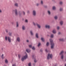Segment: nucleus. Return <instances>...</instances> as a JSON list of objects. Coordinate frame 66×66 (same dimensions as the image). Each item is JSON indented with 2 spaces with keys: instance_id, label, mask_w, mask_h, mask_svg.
Returning a JSON list of instances; mask_svg holds the SVG:
<instances>
[{
  "instance_id": "obj_1",
  "label": "nucleus",
  "mask_w": 66,
  "mask_h": 66,
  "mask_svg": "<svg viewBox=\"0 0 66 66\" xmlns=\"http://www.w3.org/2000/svg\"><path fill=\"white\" fill-rule=\"evenodd\" d=\"M50 42L51 43V48L53 49L54 47V44L53 43V40L52 39H50Z\"/></svg>"
},
{
  "instance_id": "obj_2",
  "label": "nucleus",
  "mask_w": 66,
  "mask_h": 66,
  "mask_svg": "<svg viewBox=\"0 0 66 66\" xmlns=\"http://www.w3.org/2000/svg\"><path fill=\"white\" fill-rule=\"evenodd\" d=\"M27 57H28V55L27 54H26L25 56H24L22 58V61L23 62V61H24V60H26Z\"/></svg>"
},
{
  "instance_id": "obj_3",
  "label": "nucleus",
  "mask_w": 66,
  "mask_h": 66,
  "mask_svg": "<svg viewBox=\"0 0 66 66\" xmlns=\"http://www.w3.org/2000/svg\"><path fill=\"white\" fill-rule=\"evenodd\" d=\"M52 54H48V56L47 57V60H49L50 58L52 59Z\"/></svg>"
},
{
  "instance_id": "obj_4",
  "label": "nucleus",
  "mask_w": 66,
  "mask_h": 66,
  "mask_svg": "<svg viewBox=\"0 0 66 66\" xmlns=\"http://www.w3.org/2000/svg\"><path fill=\"white\" fill-rule=\"evenodd\" d=\"M64 52V51H62L61 52L60 54V55H62L61 56V59H63V58H64V55H63V54Z\"/></svg>"
},
{
  "instance_id": "obj_5",
  "label": "nucleus",
  "mask_w": 66,
  "mask_h": 66,
  "mask_svg": "<svg viewBox=\"0 0 66 66\" xmlns=\"http://www.w3.org/2000/svg\"><path fill=\"white\" fill-rule=\"evenodd\" d=\"M8 39V40L9 42H11V38L9 37H5V39L6 40H7V39Z\"/></svg>"
},
{
  "instance_id": "obj_6",
  "label": "nucleus",
  "mask_w": 66,
  "mask_h": 66,
  "mask_svg": "<svg viewBox=\"0 0 66 66\" xmlns=\"http://www.w3.org/2000/svg\"><path fill=\"white\" fill-rule=\"evenodd\" d=\"M36 11L35 10H34L33 11V14L34 16H35L36 15Z\"/></svg>"
},
{
  "instance_id": "obj_7",
  "label": "nucleus",
  "mask_w": 66,
  "mask_h": 66,
  "mask_svg": "<svg viewBox=\"0 0 66 66\" xmlns=\"http://www.w3.org/2000/svg\"><path fill=\"white\" fill-rule=\"evenodd\" d=\"M36 24L38 28H40V25L38 23Z\"/></svg>"
},
{
  "instance_id": "obj_8",
  "label": "nucleus",
  "mask_w": 66,
  "mask_h": 66,
  "mask_svg": "<svg viewBox=\"0 0 66 66\" xmlns=\"http://www.w3.org/2000/svg\"><path fill=\"white\" fill-rule=\"evenodd\" d=\"M46 28H48V29H49L50 28V26L48 25H46Z\"/></svg>"
},
{
  "instance_id": "obj_9",
  "label": "nucleus",
  "mask_w": 66,
  "mask_h": 66,
  "mask_svg": "<svg viewBox=\"0 0 66 66\" xmlns=\"http://www.w3.org/2000/svg\"><path fill=\"white\" fill-rule=\"evenodd\" d=\"M15 13L16 15H18V13H17V10L16 9H15Z\"/></svg>"
},
{
  "instance_id": "obj_10",
  "label": "nucleus",
  "mask_w": 66,
  "mask_h": 66,
  "mask_svg": "<svg viewBox=\"0 0 66 66\" xmlns=\"http://www.w3.org/2000/svg\"><path fill=\"white\" fill-rule=\"evenodd\" d=\"M26 51L28 53H29L30 52V50H29V49H27L26 50Z\"/></svg>"
},
{
  "instance_id": "obj_11",
  "label": "nucleus",
  "mask_w": 66,
  "mask_h": 66,
  "mask_svg": "<svg viewBox=\"0 0 66 66\" xmlns=\"http://www.w3.org/2000/svg\"><path fill=\"white\" fill-rule=\"evenodd\" d=\"M53 33H54V34L55 33H56V30H53V31L52 32Z\"/></svg>"
},
{
  "instance_id": "obj_12",
  "label": "nucleus",
  "mask_w": 66,
  "mask_h": 66,
  "mask_svg": "<svg viewBox=\"0 0 66 66\" xmlns=\"http://www.w3.org/2000/svg\"><path fill=\"white\" fill-rule=\"evenodd\" d=\"M38 34L37 33L36 34V37L37 38H38Z\"/></svg>"
},
{
  "instance_id": "obj_13",
  "label": "nucleus",
  "mask_w": 66,
  "mask_h": 66,
  "mask_svg": "<svg viewBox=\"0 0 66 66\" xmlns=\"http://www.w3.org/2000/svg\"><path fill=\"white\" fill-rule=\"evenodd\" d=\"M41 40L42 42H44V41H45V39H44V38H41Z\"/></svg>"
},
{
  "instance_id": "obj_14",
  "label": "nucleus",
  "mask_w": 66,
  "mask_h": 66,
  "mask_svg": "<svg viewBox=\"0 0 66 66\" xmlns=\"http://www.w3.org/2000/svg\"><path fill=\"white\" fill-rule=\"evenodd\" d=\"M60 23L61 25H62L63 23V21H61L60 22Z\"/></svg>"
},
{
  "instance_id": "obj_15",
  "label": "nucleus",
  "mask_w": 66,
  "mask_h": 66,
  "mask_svg": "<svg viewBox=\"0 0 66 66\" xmlns=\"http://www.w3.org/2000/svg\"><path fill=\"white\" fill-rule=\"evenodd\" d=\"M17 40L18 42H19L20 41V38L19 37H18L17 38Z\"/></svg>"
},
{
  "instance_id": "obj_16",
  "label": "nucleus",
  "mask_w": 66,
  "mask_h": 66,
  "mask_svg": "<svg viewBox=\"0 0 66 66\" xmlns=\"http://www.w3.org/2000/svg\"><path fill=\"white\" fill-rule=\"evenodd\" d=\"M5 62L6 63H8V60L7 59H6L5 61Z\"/></svg>"
},
{
  "instance_id": "obj_17",
  "label": "nucleus",
  "mask_w": 66,
  "mask_h": 66,
  "mask_svg": "<svg viewBox=\"0 0 66 66\" xmlns=\"http://www.w3.org/2000/svg\"><path fill=\"white\" fill-rule=\"evenodd\" d=\"M25 29H26V27H25V26H23L22 29L23 30H25Z\"/></svg>"
},
{
  "instance_id": "obj_18",
  "label": "nucleus",
  "mask_w": 66,
  "mask_h": 66,
  "mask_svg": "<svg viewBox=\"0 0 66 66\" xmlns=\"http://www.w3.org/2000/svg\"><path fill=\"white\" fill-rule=\"evenodd\" d=\"M54 37V35H53V34H52L51 35V38H53V37Z\"/></svg>"
},
{
  "instance_id": "obj_19",
  "label": "nucleus",
  "mask_w": 66,
  "mask_h": 66,
  "mask_svg": "<svg viewBox=\"0 0 66 66\" xmlns=\"http://www.w3.org/2000/svg\"><path fill=\"white\" fill-rule=\"evenodd\" d=\"M28 66H31V63L30 62L28 63Z\"/></svg>"
},
{
  "instance_id": "obj_20",
  "label": "nucleus",
  "mask_w": 66,
  "mask_h": 66,
  "mask_svg": "<svg viewBox=\"0 0 66 66\" xmlns=\"http://www.w3.org/2000/svg\"><path fill=\"white\" fill-rule=\"evenodd\" d=\"M55 6H54L53 7V10H55Z\"/></svg>"
},
{
  "instance_id": "obj_21",
  "label": "nucleus",
  "mask_w": 66,
  "mask_h": 66,
  "mask_svg": "<svg viewBox=\"0 0 66 66\" xmlns=\"http://www.w3.org/2000/svg\"><path fill=\"white\" fill-rule=\"evenodd\" d=\"M15 5L16 6H18V4L17 3H16L15 4Z\"/></svg>"
},
{
  "instance_id": "obj_22",
  "label": "nucleus",
  "mask_w": 66,
  "mask_h": 66,
  "mask_svg": "<svg viewBox=\"0 0 66 66\" xmlns=\"http://www.w3.org/2000/svg\"><path fill=\"white\" fill-rule=\"evenodd\" d=\"M30 33L32 35H33V33L32 31H30Z\"/></svg>"
},
{
  "instance_id": "obj_23",
  "label": "nucleus",
  "mask_w": 66,
  "mask_h": 66,
  "mask_svg": "<svg viewBox=\"0 0 66 66\" xmlns=\"http://www.w3.org/2000/svg\"><path fill=\"white\" fill-rule=\"evenodd\" d=\"M34 61L35 63H36L37 62V61L36 60V59H34Z\"/></svg>"
},
{
  "instance_id": "obj_24",
  "label": "nucleus",
  "mask_w": 66,
  "mask_h": 66,
  "mask_svg": "<svg viewBox=\"0 0 66 66\" xmlns=\"http://www.w3.org/2000/svg\"><path fill=\"white\" fill-rule=\"evenodd\" d=\"M1 57L3 59H4V57H3V54L1 56Z\"/></svg>"
},
{
  "instance_id": "obj_25",
  "label": "nucleus",
  "mask_w": 66,
  "mask_h": 66,
  "mask_svg": "<svg viewBox=\"0 0 66 66\" xmlns=\"http://www.w3.org/2000/svg\"><path fill=\"white\" fill-rule=\"evenodd\" d=\"M41 4H43V1H41Z\"/></svg>"
},
{
  "instance_id": "obj_26",
  "label": "nucleus",
  "mask_w": 66,
  "mask_h": 66,
  "mask_svg": "<svg viewBox=\"0 0 66 66\" xmlns=\"http://www.w3.org/2000/svg\"><path fill=\"white\" fill-rule=\"evenodd\" d=\"M49 43L47 42L46 44V45L47 46H49Z\"/></svg>"
},
{
  "instance_id": "obj_27",
  "label": "nucleus",
  "mask_w": 66,
  "mask_h": 66,
  "mask_svg": "<svg viewBox=\"0 0 66 66\" xmlns=\"http://www.w3.org/2000/svg\"><path fill=\"white\" fill-rule=\"evenodd\" d=\"M54 18L55 19H57V16H56Z\"/></svg>"
},
{
  "instance_id": "obj_28",
  "label": "nucleus",
  "mask_w": 66,
  "mask_h": 66,
  "mask_svg": "<svg viewBox=\"0 0 66 66\" xmlns=\"http://www.w3.org/2000/svg\"><path fill=\"white\" fill-rule=\"evenodd\" d=\"M32 50H35V47H33L32 48Z\"/></svg>"
},
{
  "instance_id": "obj_29",
  "label": "nucleus",
  "mask_w": 66,
  "mask_h": 66,
  "mask_svg": "<svg viewBox=\"0 0 66 66\" xmlns=\"http://www.w3.org/2000/svg\"><path fill=\"white\" fill-rule=\"evenodd\" d=\"M40 43H39L38 45V46L39 47V46H40Z\"/></svg>"
},
{
  "instance_id": "obj_30",
  "label": "nucleus",
  "mask_w": 66,
  "mask_h": 66,
  "mask_svg": "<svg viewBox=\"0 0 66 66\" xmlns=\"http://www.w3.org/2000/svg\"><path fill=\"white\" fill-rule=\"evenodd\" d=\"M60 40H61V41H63V39H60Z\"/></svg>"
},
{
  "instance_id": "obj_31",
  "label": "nucleus",
  "mask_w": 66,
  "mask_h": 66,
  "mask_svg": "<svg viewBox=\"0 0 66 66\" xmlns=\"http://www.w3.org/2000/svg\"><path fill=\"white\" fill-rule=\"evenodd\" d=\"M18 56L19 57V58H20V56H21V55H20L19 54L18 55Z\"/></svg>"
},
{
  "instance_id": "obj_32",
  "label": "nucleus",
  "mask_w": 66,
  "mask_h": 66,
  "mask_svg": "<svg viewBox=\"0 0 66 66\" xmlns=\"http://www.w3.org/2000/svg\"><path fill=\"white\" fill-rule=\"evenodd\" d=\"M60 11H63V9L61 8H60Z\"/></svg>"
},
{
  "instance_id": "obj_33",
  "label": "nucleus",
  "mask_w": 66,
  "mask_h": 66,
  "mask_svg": "<svg viewBox=\"0 0 66 66\" xmlns=\"http://www.w3.org/2000/svg\"><path fill=\"white\" fill-rule=\"evenodd\" d=\"M60 4H63V2H60Z\"/></svg>"
},
{
  "instance_id": "obj_34",
  "label": "nucleus",
  "mask_w": 66,
  "mask_h": 66,
  "mask_svg": "<svg viewBox=\"0 0 66 66\" xmlns=\"http://www.w3.org/2000/svg\"><path fill=\"white\" fill-rule=\"evenodd\" d=\"M9 35H10V36H11V35H12V33L10 32L9 33Z\"/></svg>"
},
{
  "instance_id": "obj_35",
  "label": "nucleus",
  "mask_w": 66,
  "mask_h": 66,
  "mask_svg": "<svg viewBox=\"0 0 66 66\" xmlns=\"http://www.w3.org/2000/svg\"><path fill=\"white\" fill-rule=\"evenodd\" d=\"M48 13L49 14V15H50V12L49 11H48Z\"/></svg>"
},
{
  "instance_id": "obj_36",
  "label": "nucleus",
  "mask_w": 66,
  "mask_h": 66,
  "mask_svg": "<svg viewBox=\"0 0 66 66\" xmlns=\"http://www.w3.org/2000/svg\"><path fill=\"white\" fill-rule=\"evenodd\" d=\"M29 47L30 48H31L32 47V45H30L29 46Z\"/></svg>"
},
{
  "instance_id": "obj_37",
  "label": "nucleus",
  "mask_w": 66,
  "mask_h": 66,
  "mask_svg": "<svg viewBox=\"0 0 66 66\" xmlns=\"http://www.w3.org/2000/svg\"><path fill=\"white\" fill-rule=\"evenodd\" d=\"M18 27V22H17V27Z\"/></svg>"
},
{
  "instance_id": "obj_38",
  "label": "nucleus",
  "mask_w": 66,
  "mask_h": 66,
  "mask_svg": "<svg viewBox=\"0 0 66 66\" xmlns=\"http://www.w3.org/2000/svg\"><path fill=\"white\" fill-rule=\"evenodd\" d=\"M45 50L46 52H48V51H47V49H45Z\"/></svg>"
},
{
  "instance_id": "obj_39",
  "label": "nucleus",
  "mask_w": 66,
  "mask_h": 66,
  "mask_svg": "<svg viewBox=\"0 0 66 66\" xmlns=\"http://www.w3.org/2000/svg\"><path fill=\"white\" fill-rule=\"evenodd\" d=\"M60 29V27H57V29L58 30H59V29Z\"/></svg>"
},
{
  "instance_id": "obj_40",
  "label": "nucleus",
  "mask_w": 66,
  "mask_h": 66,
  "mask_svg": "<svg viewBox=\"0 0 66 66\" xmlns=\"http://www.w3.org/2000/svg\"><path fill=\"white\" fill-rule=\"evenodd\" d=\"M39 5V4H37V6H38Z\"/></svg>"
},
{
  "instance_id": "obj_41",
  "label": "nucleus",
  "mask_w": 66,
  "mask_h": 66,
  "mask_svg": "<svg viewBox=\"0 0 66 66\" xmlns=\"http://www.w3.org/2000/svg\"><path fill=\"white\" fill-rule=\"evenodd\" d=\"M33 23L34 24V26H35V25H36V24H35V23L34 22H33Z\"/></svg>"
},
{
  "instance_id": "obj_42",
  "label": "nucleus",
  "mask_w": 66,
  "mask_h": 66,
  "mask_svg": "<svg viewBox=\"0 0 66 66\" xmlns=\"http://www.w3.org/2000/svg\"><path fill=\"white\" fill-rule=\"evenodd\" d=\"M6 32H7H7H8V30H6Z\"/></svg>"
},
{
  "instance_id": "obj_43",
  "label": "nucleus",
  "mask_w": 66,
  "mask_h": 66,
  "mask_svg": "<svg viewBox=\"0 0 66 66\" xmlns=\"http://www.w3.org/2000/svg\"><path fill=\"white\" fill-rule=\"evenodd\" d=\"M23 13L24 15L25 14V12H24L23 11Z\"/></svg>"
},
{
  "instance_id": "obj_44",
  "label": "nucleus",
  "mask_w": 66,
  "mask_h": 66,
  "mask_svg": "<svg viewBox=\"0 0 66 66\" xmlns=\"http://www.w3.org/2000/svg\"><path fill=\"white\" fill-rule=\"evenodd\" d=\"M25 22H28V20H25Z\"/></svg>"
},
{
  "instance_id": "obj_45",
  "label": "nucleus",
  "mask_w": 66,
  "mask_h": 66,
  "mask_svg": "<svg viewBox=\"0 0 66 66\" xmlns=\"http://www.w3.org/2000/svg\"><path fill=\"white\" fill-rule=\"evenodd\" d=\"M12 66H16V65L14 64H13L12 65Z\"/></svg>"
},
{
  "instance_id": "obj_46",
  "label": "nucleus",
  "mask_w": 66,
  "mask_h": 66,
  "mask_svg": "<svg viewBox=\"0 0 66 66\" xmlns=\"http://www.w3.org/2000/svg\"><path fill=\"white\" fill-rule=\"evenodd\" d=\"M2 11H1V9H0V13H2Z\"/></svg>"
},
{
  "instance_id": "obj_47",
  "label": "nucleus",
  "mask_w": 66,
  "mask_h": 66,
  "mask_svg": "<svg viewBox=\"0 0 66 66\" xmlns=\"http://www.w3.org/2000/svg\"><path fill=\"white\" fill-rule=\"evenodd\" d=\"M32 57H35V56L34 55H33L32 56Z\"/></svg>"
},
{
  "instance_id": "obj_48",
  "label": "nucleus",
  "mask_w": 66,
  "mask_h": 66,
  "mask_svg": "<svg viewBox=\"0 0 66 66\" xmlns=\"http://www.w3.org/2000/svg\"><path fill=\"white\" fill-rule=\"evenodd\" d=\"M61 34V32H59L58 33V34Z\"/></svg>"
},
{
  "instance_id": "obj_49",
  "label": "nucleus",
  "mask_w": 66,
  "mask_h": 66,
  "mask_svg": "<svg viewBox=\"0 0 66 66\" xmlns=\"http://www.w3.org/2000/svg\"><path fill=\"white\" fill-rule=\"evenodd\" d=\"M29 11H27L28 13H29Z\"/></svg>"
},
{
  "instance_id": "obj_50",
  "label": "nucleus",
  "mask_w": 66,
  "mask_h": 66,
  "mask_svg": "<svg viewBox=\"0 0 66 66\" xmlns=\"http://www.w3.org/2000/svg\"><path fill=\"white\" fill-rule=\"evenodd\" d=\"M27 42L28 43V42H29V40H27Z\"/></svg>"
},
{
  "instance_id": "obj_51",
  "label": "nucleus",
  "mask_w": 66,
  "mask_h": 66,
  "mask_svg": "<svg viewBox=\"0 0 66 66\" xmlns=\"http://www.w3.org/2000/svg\"><path fill=\"white\" fill-rule=\"evenodd\" d=\"M40 52H42V51H42V50H40Z\"/></svg>"
},
{
  "instance_id": "obj_52",
  "label": "nucleus",
  "mask_w": 66,
  "mask_h": 66,
  "mask_svg": "<svg viewBox=\"0 0 66 66\" xmlns=\"http://www.w3.org/2000/svg\"><path fill=\"white\" fill-rule=\"evenodd\" d=\"M65 66H66V64H65Z\"/></svg>"
},
{
  "instance_id": "obj_53",
  "label": "nucleus",
  "mask_w": 66,
  "mask_h": 66,
  "mask_svg": "<svg viewBox=\"0 0 66 66\" xmlns=\"http://www.w3.org/2000/svg\"><path fill=\"white\" fill-rule=\"evenodd\" d=\"M2 49H3V48H2Z\"/></svg>"
}]
</instances>
